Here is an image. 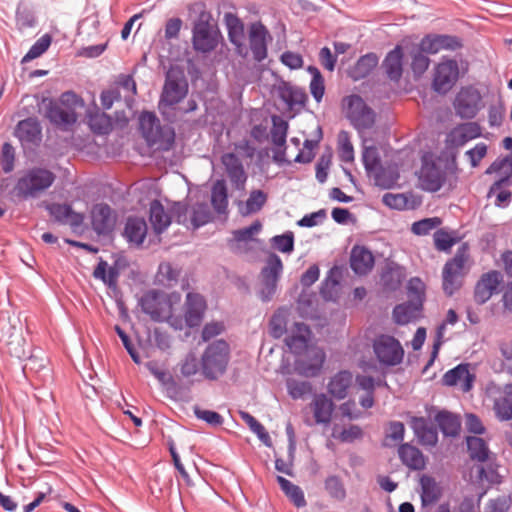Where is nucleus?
Here are the masks:
<instances>
[{"label": "nucleus", "mask_w": 512, "mask_h": 512, "mask_svg": "<svg viewBox=\"0 0 512 512\" xmlns=\"http://www.w3.org/2000/svg\"><path fill=\"white\" fill-rule=\"evenodd\" d=\"M459 78V66L456 60L442 57L435 67L433 76V88L440 94H445L452 89Z\"/></svg>", "instance_id": "nucleus-10"}, {"label": "nucleus", "mask_w": 512, "mask_h": 512, "mask_svg": "<svg viewBox=\"0 0 512 512\" xmlns=\"http://www.w3.org/2000/svg\"><path fill=\"white\" fill-rule=\"evenodd\" d=\"M419 181L423 190L437 192L446 181V173L435 163L425 162L420 170Z\"/></svg>", "instance_id": "nucleus-17"}, {"label": "nucleus", "mask_w": 512, "mask_h": 512, "mask_svg": "<svg viewBox=\"0 0 512 512\" xmlns=\"http://www.w3.org/2000/svg\"><path fill=\"white\" fill-rule=\"evenodd\" d=\"M420 486V497L423 506L432 505L441 498L442 489L433 477L423 475L420 478Z\"/></svg>", "instance_id": "nucleus-33"}, {"label": "nucleus", "mask_w": 512, "mask_h": 512, "mask_svg": "<svg viewBox=\"0 0 512 512\" xmlns=\"http://www.w3.org/2000/svg\"><path fill=\"white\" fill-rule=\"evenodd\" d=\"M51 37L48 34L40 37L29 49L27 54L23 57V62H27L40 57L50 46Z\"/></svg>", "instance_id": "nucleus-63"}, {"label": "nucleus", "mask_w": 512, "mask_h": 512, "mask_svg": "<svg viewBox=\"0 0 512 512\" xmlns=\"http://www.w3.org/2000/svg\"><path fill=\"white\" fill-rule=\"evenodd\" d=\"M325 489L336 500H343L346 496L344 485L336 476H330L325 480Z\"/></svg>", "instance_id": "nucleus-64"}, {"label": "nucleus", "mask_w": 512, "mask_h": 512, "mask_svg": "<svg viewBox=\"0 0 512 512\" xmlns=\"http://www.w3.org/2000/svg\"><path fill=\"white\" fill-rule=\"evenodd\" d=\"M398 455L403 465L411 470H423L426 466L423 453L409 443H403L399 446Z\"/></svg>", "instance_id": "nucleus-27"}, {"label": "nucleus", "mask_w": 512, "mask_h": 512, "mask_svg": "<svg viewBox=\"0 0 512 512\" xmlns=\"http://www.w3.org/2000/svg\"><path fill=\"white\" fill-rule=\"evenodd\" d=\"M180 269L170 263H161L158 268L156 279L163 286H174L179 278Z\"/></svg>", "instance_id": "nucleus-48"}, {"label": "nucleus", "mask_w": 512, "mask_h": 512, "mask_svg": "<svg viewBox=\"0 0 512 512\" xmlns=\"http://www.w3.org/2000/svg\"><path fill=\"white\" fill-rule=\"evenodd\" d=\"M56 175L49 169L33 167L27 169L18 178L15 193L22 199L37 198L54 183Z\"/></svg>", "instance_id": "nucleus-3"}, {"label": "nucleus", "mask_w": 512, "mask_h": 512, "mask_svg": "<svg viewBox=\"0 0 512 512\" xmlns=\"http://www.w3.org/2000/svg\"><path fill=\"white\" fill-rule=\"evenodd\" d=\"M180 374L185 379H190L201 370V363L194 352H189L178 364Z\"/></svg>", "instance_id": "nucleus-51"}, {"label": "nucleus", "mask_w": 512, "mask_h": 512, "mask_svg": "<svg viewBox=\"0 0 512 512\" xmlns=\"http://www.w3.org/2000/svg\"><path fill=\"white\" fill-rule=\"evenodd\" d=\"M407 296L408 301H413L423 305L425 300V284L424 282L418 278H411L407 285Z\"/></svg>", "instance_id": "nucleus-57"}, {"label": "nucleus", "mask_w": 512, "mask_h": 512, "mask_svg": "<svg viewBox=\"0 0 512 512\" xmlns=\"http://www.w3.org/2000/svg\"><path fill=\"white\" fill-rule=\"evenodd\" d=\"M505 165H509V167H510L509 173L506 176H504V177L500 178L499 180H497L496 182H494V184L490 188V191H489L490 194L494 193L495 190L501 189L502 186L510 184L511 175H512V155L506 156L503 159L494 161L491 164L490 168L487 170V173H490L491 171L498 172V171L502 170Z\"/></svg>", "instance_id": "nucleus-49"}, {"label": "nucleus", "mask_w": 512, "mask_h": 512, "mask_svg": "<svg viewBox=\"0 0 512 512\" xmlns=\"http://www.w3.org/2000/svg\"><path fill=\"white\" fill-rule=\"evenodd\" d=\"M363 431L358 425H350L348 428H340L335 426L332 430V437L343 443H352L361 439Z\"/></svg>", "instance_id": "nucleus-55"}, {"label": "nucleus", "mask_w": 512, "mask_h": 512, "mask_svg": "<svg viewBox=\"0 0 512 512\" xmlns=\"http://www.w3.org/2000/svg\"><path fill=\"white\" fill-rule=\"evenodd\" d=\"M147 235V224L143 218L129 217L125 224L124 237L133 245L139 246Z\"/></svg>", "instance_id": "nucleus-30"}, {"label": "nucleus", "mask_w": 512, "mask_h": 512, "mask_svg": "<svg viewBox=\"0 0 512 512\" xmlns=\"http://www.w3.org/2000/svg\"><path fill=\"white\" fill-rule=\"evenodd\" d=\"M352 377L349 371L338 372L328 384L329 393L337 399H344L352 383Z\"/></svg>", "instance_id": "nucleus-41"}, {"label": "nucleus", "mask_w": 512, "mask_h": 512, "mask_svg": "<svg viewBox=\"0 0 512 512\" xmlns=\"http://www.w3.org/2000/svg\"><path fill=\"white\" fill-rule=\"evenodd\" d=\"M339 157L344 162H351L354 159V149L350 141L349 133L340 131L338 134Z\"/></svg>", "instance_id": "nucleus-60"}, {"label": "nucleus", "mask_w": 512, "mask_h": 512, "mask_svg": "<svg viewBox=\"0 0 512 512\" xmlns=\"http://www.w3.org/2000/svg\"><path fill=\"white\" fill-rule=\"evenodd\" d=\"M368 175L372 178L374 185L382 190L394 188L400 178L399 167L393 162L381 163Z\"/></svg>", "instance_id": "nucleus-18"}, {"label": "nucleus", "mask_w": 512, "mask_h": 512, "mask_svg": "<svg viewBox=\"0 0 512 512\" xmlns=\"http://www.w3.org/2000/svg\"><path fill=\"white\" fill-rule=\"evenodd\" d=\"M469 260V246L463 243L456 251L453 258L448 260L442 271V288L446 295L452 296L458 291L463 278L468 272L466 264Z\"/></svg>", "instance_id": "nucleus-5"}, {"label": "nucleus", "mask_w": 512, "mask_h": 512, "mask_svg": "<svg viewBox=\"0 0 512 512\" xmlns=\"http://www.w3.org/2000/svg\"><path fill=\"white\" fill-rule=\"evenodd\" d=\"M225 23L230 41L237 46L238 52L242 54V40L244 36V26L242 22L232 13H226Z\"/></svg>", "instance_id": "nucleus-43"}, {"label": "nucleus", "mask_w": 512, "mask_h": 512, "mask_svg": "<svg viewBox=\"0 0 512 512\" xmlns=\"http://www.w3.org/2000/svg\"><path fill=\"white\" fill-rule=\"evenodd\" d=\"M183 327L194 328L200 325L206 310V301L199 293L189 292L186 295Z\"/></svg>", "instance_id": "nucleus-15"}, {"label": "nucleus", "mask_w": 512, "mask_h": 512, "mask_svg": "<svg viewBox=\"0 0 512 512\" xmlns=\"http://www.w3.org/2000/svg\"><path fill=\"white\" fill-rule=\"evenodd\" d=\"M343 108L356 129H369L374 125L375 113L360 96L350 95L344 98Z\"/></svg>", "instance_id": "nucleus-9"}, {"label": "nucleus", "mask_w": 512, "mask_h": 512, "mask_svg": "<svg viewBox=\"0 0 512 512\" xmlns=\"http://www.w3.org/2000/svg\"><path fill=\"white\" fill-rule=\"evenodd\" d=\"M172 216L164 209L163 205L154 200L150 204V222L156 234L164 232L171 224Z\"/></svg>", "instance_id": "nucleus-34"}, {"label": "nucleus", "mask_w": 512, "mask_h": 512, "mask_svg": "<svg viewBox=\"0 0 512 512\" xmlns=\"http://www.w3.org/2000/svg\"><path fill=\"white\" fill-rule=\"evenodd\" d=\"M269 32L266 27L257 22L249 29V46L256 61L260 62L267 57V39Z\"/></svg>", "instance_id": "nucleus-19"}, {"label": "nucleus", "mask_w": 512, "mask_h": 512, "mask_svg": "<svg viewBox=\"0 0 512 512\" xmlns=\"http://www.w3.org/2000/svg\"><path fill=\"white\" fill-rule=\"evenodd\" d=\"M493 410L500 421L512 419V384H506L499 390L494 399Z\"/></svg>", "instance_id": "nucleus-25"}, {"label": "nucleus", "mask_w": 512, "mask_h": 512, "mask_svg": "<svg viewBox=\"0 0 512 512\" xmlns=\"http://www.w3.org/2000/svg\"><path fill=\"white\" fill-rule=\"evenodd\" d=\"M423 309V305L413 301L398 304L393 309V319L399 325H405L417 320Z\"/></svg>", "instance_id": "nucleus-29"}, {"label": "nucleus", "mask_w": 512, "mask_h": 512, "mask_svg": "<svg viewBox=\"0 0 512 512\" xmlns=\"http://www.w3.org/2000/svg\"><path fill=\"white\" fill-rule=\"evenodd\" d=\"M297 309L303 318L318 319L320 317L319 294L310 288H304L298 299Z\"/></svg>", "instance_id": "nucleus-24"}, {"label": "nucleus", "mask_w": 512, "mask_h": 512, "mask_svg": "<svg viewBox=\"0 0 512 512\" xmlns=\"http://www.w3.org/2000/svg\"><path fill=\"white\" fill-rule=\"evenodd\" d=\"M282 270L283 264L280 257L276 254H271L261 271V278L278 282Z\"/></svg>", "instance_id": "nucleus-53"}, {"label": "nucleus", "mask_w": 512, "mask_h": 512, "mask_svg": "<svg viewBox=\"0 0 512 512\" xmlns=\"http://www.w3.org/2000/svg\"><path fill=\"white\" fill-rule=\"evenodd\" d=\"M482 97L480 92L472 87L467 86L461 88L457 93L454 108L456 114L463 119L474 118L481 109Z\"/></svg>", "instance_id": "nucleus-11"}, {"label": "nucleus", "mask_w": 512, "mask_h": 512, "mask_svg": "<svg viewBox=\"0 0 512 512\" xmlns=\"http://www.w3.org/2000/svg\"><path fill=\"white\" fill-rule=\"evenodd\" d=\"M211 203L218 213H224L228 206L227 187L224 180H217L211 190Z\"/></svg>", "instance_id": "nucleus-46"}, {"label": "nucleus", "mask_w": 512, "mask_h": 512, "mask_svg": "<svg viewBox=\"0 0 512 512\" xmlns=\"http://www.w3.org/2000/svg\"><path fill=\"white\" fill-rule=\"evenodd\" d=\"M230 361V348L226 341L210 343L201 356V372L206 379L217 380L225 374Z\"/></svg>", "instance_id": "nucleus-4"}, {"label": "nucleus", "mask_w": 512, "mask_h": 512, "mask_svg": "<svg viewBox=\"0 0 512 512\" xmlns=\"http://www.w3.org/2000/svg\"><path fill=\"white\" fill-rule=\"evenodd\" d=\"M481 135V127L476 122H467L458 125L447 135V144L451 147H461L468 141Z\"/></svg>", "instance_id": "nucleus-20"}, {"label": "nucleus", "mask_w": 512, "mask_h": 512, "mask_svg": "<svg viewBox=\"0 0 512 512\" xmlns=\"http://www.w3.org/2000/svg\"><path fill=\"white\" fill-rule=\"evenodd\" d=\"M120 273V263L115 261L114 265L108 266L104 260H100L94 269L93 276L103 281L107 286L115 288Z\"/></svg>", "instance_id": "nucleus-36"}, {"label": "nucleus", "mask_w": 512, "mask_h": 512, "mask_svg": "<svg viewBox=\"0 0 512 512\" xmlns=\"http://www.w3.org/2000/svg\"><path fill=\"white\" fill-rule=\"evenodd\" d=\"M50 215L59 223L69 224L72 227H78L83 222V216L72 210L68 204L54 203L47 207Z\"/></svg>", "instance_id": "nucleus-28"}, {"label": "nucleus", "mask_w": 512, "mask_h": 512, "mask_svg": "<svg viewBox=\"0 0 512 512\" xmlns=\"http://www.w3.org/2000/svg\"><path fill=\"white\" fill-rule=\"evenodd\" d=\"M187 94V85L184 81H178L167 77L161 102L167 105H174L179 103Z\"/></svg>", "instance_id": "nucleus-31"}, {"label": "nucleus", "mask_w": 512, "mask_h": 512, "mask_svg": "<svg viewBox=\"0 0 512 512\" xmlns=\"http://www.w3.org/2000/svg\"><path fill=\"white\" fill-rule=\"evenodd\" d=\"M434 245L438 251L448 252L460 241L455 232H448L445 229H438L433 235Z\"/></svg>", "instance_id": "nucleus-50"}, {"label": "nucleus", "mask_w": 512, "mask_h": 512, "mask_svg": "<svg viewBox=\"0 0 512 512\" xmlns=\"http://www.w3.org/2000/svg\"><path fill=\"white\" fill-rule=\"evenodd\" d=\"M403 57L404 53L401 46L397 45L389 51L383 60L382 67L387 77L392 81H399L403 73Z\"/></svg>", "instance_id": "nucleus-26"}, {"label": "nucleus", "mask_w": 512, "mask_h": 512, "mask_svg": "<svg viewBox=\"0 0 512 512\" xmlns=\"http://www.w3.org/2000/svg\"><path fill=\"white\" fill-rule=\"evenodd\" d=\"M13 135L23 148L38 146L42 140V127L36 117H29L17 123Z\"/></svg>", "instance_id": "nucleus-13"}, {"label": "nucleus", "mask_w": 512, "mask_h": 512, "mask_svg": "<svg viewBox=\"0 0 512 512\" xmlns=\"http://www.w3.org/2000/svg\"><path fill=\"white\" fill-rule=\"evenodd\" d=\"M435 421L445 436H457L460 431L459 418L447 411H441L435 416Z\"/></svg>", "instance_id": "nucleus-42"}, {"label": "nucleus", "mask_w": 512, "mask_h": 512, "mask_svg": "<svg viewBox=\"0 0 512 512\" xmlns=\"http://www.w3.org/2000/svg\"><path fill=\"white\" fill-rule=\"evenodd\" d=\"M373 351L383 366L393 367L402 363L404 349L401 343L393 336L381 334L373 341Z\"/></svg>", "instance_id": "nucleus-8"}, {"label": "nucleus", "mask_w": 512, "mask_h": 512, "mask_svg": "<svg viewBox=\"0 0 512 512\" xmlns=\"http://www.w3.org/2000/svg\"><path fill=\"white\" fill-rule=\"evenodd\" d=\"M211 219V212L208 204L197 203L193 206L191 222L194 228L205 225Z\"/></svg>", "instance_id": "nucleus-61"}, {"label": "nucleus", "mask_w": 512, "mask_h": 512, "mask_svg": "<svg viewBox=\"0 0 512 512\" xmlns=\"http://www.w3.org/2000/svg\"><path fill=\"white\" fill-rule=\"evenodd\" d=\"M139 125L142 136L149 146L164 151L172 147L175 139L174 130L168 125L161 126L154 113L143 112L139 117Z\"/></svg>", "instance_id": "nucleus-6"}, {"label": "nucleus", "mask_w": 512, "mask_h": 512, "mask_svg": "<svg viewBox=\"0 0 512 512\" xmlns=\"http://www.w3.org/2000/svg\"><path fill=\"white\" fill-rule=\"evenodd\" d=\"M286 385L288 393L293 399L313 397L312 402L303 411L304 421L309 426L320 424V395L314 392L311 383L291 378L287 380Z\"/></svg>", "instance_id": "nucleus-7"}, {"label": "nucleus", "mask_w": 512, "mask_h": 512, "mask_svg": "<svg viewBox=\"0 0 512 512\" xmlns=\"http://www.w3.org/2000/svg\"><path fill=\"white\" fill-rule=\"evenodd\" d=\"M241 419L248 425L250 430L266 445L271 446V438L264 426L248 412H240Z\"/></svg>", "instance_id": "nucleus-54"}, {"label": "nucleus", "mask_w": 512, "mask_h": 512, "mask_svg": "<svg viewBox=\"0 0 512 512\" xmlns=\"http://www.w3.org/2000/svg\"><path fill=\"white\" fill-rule=\"evenodd\" d=\"M442 223L439 217L425 218L412 224L411 231L418 236L428 235Z\"/></svg>", "instance_id": "nucleus-59"}, {"label": "nucleus", "mask_w": 512, "mask_h": 512, "mask_svg": "<svg viewBox=\"0 0 512 512\" xmlns=\"http://www.w3.org/2000/svg\"><path fill=\"white\" fill-rule=\"evenodd\" d=\"M46 116L51 123L62 127L73 125L77 121L76 112L63 107L59 103H51Z\"/></svg>", "instance_id": "nucleus-32"}, {"label": "nucleus", "mask_w": 512, "mask_h": 512, "mask_svg": "<svg viewBox=\"0 0 512 512\" xmlns=\"http://www.w3.org/2000/svg\"><path fill=\"white\" fill-rule=\"evenodd\" d=\"M469 456L473 461L480 463L489 459L490 450L487 443L480 437L469 436L466 438Z\"/></svg>", "instance_id": "nucleus-44"}, {"label": "nucleus", "mask_w": 512, "mask_h": 512, "mask_svg": "<svg viewBox=\"0 0 512 512\" xmlns=\"http://www.w3.org/2000/svg\"><path fill=\"white\" fill-rule=\"evenodd\" d=\"M92 227L98 234L108 233L114 226L115 217L109 205L96 204L91 211Z\"/></svg>", "instance_id": "nucleus-23"}, {"label": "nucleus", "mask_w": 512, "mask_h": 512, "mask_svg": "<svg viewBox=\"0 0 512 512\" xmlns=\"http://www.w3.org/2000/svg\"><path fill=\"white\" fill-rule=\"evenodd\" d=\"M87 118L91 130L97 134H108L112 129L111 117L101 112L97 107L88 111Z\"/></svg>", "instance_id": "nucleus-38"}, {"label": "nucleus", "mask_w": 512, "mask_h": 512, "mask_svg": "<svg viewBox=\"0 0 512 512\" xmlns=\"http://www.w3.org/2000/svg\"><path fill=\"white\" fill-rule=\"evenodd\" d=\"M374 256L364 246L355 245L350 253V267L359 276L367 275L374 267Z\"/></svg>", "instance_id": "nucleus-22"}, {"label": "nucleus", "mask_w": 512, "mask_h": 512, "mask_svg": "<svg viewBox=\"0 0 512 512\" xmlns=\"http://www.w3.org/2000/svg\"><path fill=\"white\" fill-rule=\"evenodd\" d=\"M193 47L200 52H210L217 46V33L202 14L193 28Z\"/></svg>", "instance_id": "nucleus-12"}, {"label": "nucleus", "mask_w": 512, "mask_h": 512, "mask_svg": "<svg viewBox=\"0 0 512 512\" xmlns=\"http://www.w3.org/2000/svg\"><path fill=\"white\" fill-rule=\"evenodd\" d=\"M378 64V57L374 53H368L356 62L349 70V76L353 80H360L368 76Z\"/></svg>", "instance_id": "nucleus-39"}, {"label": "nucleus", "mask_w": 512, "mask_h": 512, "mask_svg": "<svg viewBox=\"0 0 512 512\" xmlns=\"http://www.w3.org/2000/svg\"><path fill=\"white\" fill-rule=\"evenodd\" d=\"M289 309L285 307L279 308L271 317L269 323V330L272 337L279 339L285 334L289 333L290 327H288L289 321Z\"/></svg>", "instance_id": "nucleus-40"}, {"label": "nucleus", "mask_w": 512, "mask_h": 512, "mask_svg": "<svg viewBox=\"0 0 512 512\" xmlns=\"http://www.w3.org/2000/svg\"><path fill=\"white\" fill-rule=\"evenodd\" d=\"M405 426L400 421H393L389 424L388 432L386 433L383 445L392 447L400 443L404 438Z\"/></svg>", "instance_id": "nucleus-58"}, {"label": "nucleus", "mask_w": 512, "mask_h": 512, "mask_svg": "<svg viewBox=\"0 0 512 512\" xmlns=\"http://www.w3.org/2000/svg\"><path fill=\"white\" fill-rule=\"evenodd\" d=\"M277 482L280 485L282 491L294 503L295 506L303 507L305 505L306 502L304 494L300 487L294 485L292 482L282 476H277Z\"/></svg>", "instance_id": "nucleus-47"}, {"label": "nucleus", "mask_w": 512, "mask_h": 512, "mask_svg": "<svg viewBox=\"0 0 512 512\" xmlns=\"http://www.w3.org/2000/svg\"><path fill=\"white\" fill-rule=\"evenodd\" d=\"M412 428L420 441L429 446H434L438 442V433L434 426L430 425L423 417H416L412 421Z\"/></svg>", "instance_id": "nucleus-35"}, {"label": "nucleus", "mask_w": 512, "mask_h": 512, "mask_svg": "<svg viewBox=\"0 0 512 512\" xmlns=\"http://www.w3.org/2000/svg\"><path fill=\"white\" fill-rule=\"evenodd\" d=\"M342 271L338 267H333L322 284V298L327 301H335L340 291V279Z\"/></svg>", "instance_id": "nucleus-37"}, {"label": "nucleus", "mask_w": 512, "mask_h": 512, "mask_svg": "<svg viewBox=\"0 0 512 512\" xmlns=\"http://www.w3.org/2000/svg\"><path fill=\"white\" fill-rule=\"evenodd\" d=\"M180 303V293H167L156 289L147 291L139 299V306L142 311L153 321L167 322L175 330L183 329V317L174 314V310Z\"/></svg>", "instance_id": "nucleus-2"}, {"label": "nucleus", "mask_w": 512, "mask_h": 512, "mask_svg": "<svg viewBox=\"0 0 512 512\" xmlns=\"http://www.w3.org/2000/svg\"><path fill=\"white\" fill-rule=\"evenodd\" d=\"M503 281V276L499 271L492 270L481 275L474 287V300L477 304L486 303L494 293L498 292V287Z\"/></svg>", "instance_id": "nucleus-14"}, {"label": "nucleus", "mask_w": 512, "mask_h": 512, "mask_svg": "<svg viewBox=\"0 0 512 512\" xmlns=\"http://www.w3.org/2000/svg\"><path fill=\"white\" fill-rule=\"evenodd\" d=\"M475 374L469 370V364L461 363L448 370L442 377V383L446 386H460L463 392H469L475 381Z\"/></svg>", "instance_id": "nucleus-16"}, {"label": "nucleus", "mask_w": 512, "mask_h": 512, "mask_svg": "<svg viewBox=\"0 0 512 512\" xmlns=\"http://www.w3.org/2000/svg\"><path fill=\"white\" fill-rule=\"evenodd\" d=\"M267 195L261 190L251 191L245 203H241L239 211L243 216H248L257 213L265 205Z\"/></svg>", "instance_id": "nucleus-45"}, {"label": "nucleus", "mask_w": 512, "mask_h": 512, "mask_svg": "<svg viewBox=\"0 0 512 512\" xmlns=\"http://www.w3.org/2000/svg\"><path fill=\"white\" fill-rule=\"evenodd\" d=\"M278 94L290 112L298 113L305 106L307 95L300 87L283 83L279 86Z\"/></svg>", "instance_id": "nucleus-21"}, {"label": "nucleus", "mask_w": 512, "mask_h": 512, "mask_svg": "<svg viewBox=\"0 0 512 512\" xmlns=\"http://www.w3.org/2000/svg\"><path fill=\"white\" fill-rule=\"evenodd\" d=\"M362 161L367 174L373 172V170L381 164L378 149L373 145L364 146L362 151Z\"/></svg>", "instance_id": "nucleus-62"}, {"label": "nucleus", "mask_w": 512, "mask_h": 512, "mask_svg": "<svg viewBox=\"0 0 512 512\" xmlns=\"http://www.w3.org/2000/svg\"><path fill=\"white\" fill-rule=\"evenodd\" d=\"M271 140L276 147H282L286 142L288 123L282 117L272 116Z\"/></svg>", "instance_id": "nucleus-52"}, {"label": "nucleus", "mask_w": 512, "mask_h": 512, "mask_svg": "<svg viewBox=\"0 0 512 512\" xmlns=\"http://www.w3.org/2000/svg\"><path fill=\"white\" fill-rule=\"evenodd\" d=\"M457 321H458L457 313L453 309H449L447 312L446 321L443 322L441 325H439V327L437 328L436 340L433 344V349L431 352V359H430L428 365H430L438 355L439 348L442 344V338H443L444 330L446 328V324L448 323V324L454 325L457 323Z\"/></svg>", "instance_id": "nucleus-56"}, {"label": "nucleus", "mask_w": 512, "mask_h": 512, "mask_svg": "<svg viewBox=\"0 0 512 512\" xmlns=\"http://www.w3.org/2000/svg\"><path fill=\"white\" fill-rule=\"evenodd\" d=\"M285 344L289 351L297 356L294 368L304 377H315L320 373V348L310 328L295 322L286 335Z\"/></svg>", "instance_id": "nucleus-1"}]
</instances>
